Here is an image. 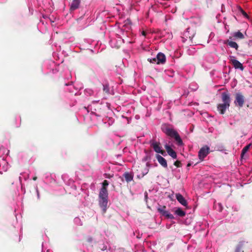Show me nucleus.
I'll use <instances>...</instances> for the list:
<instances>
[{
    "mask_svg": "<svg viewBox=\"0 0 252 252\" xmlns=\"http://www.w3.org/2000/svg\"><path fill=\"white\" fill-rule=\"evenodd\" d=\"M161 129L167 135L171 137L174 138L178 145L181 146L183 144V141L179 135L171 126L167 124H163L161 126Z\"/></svg>",
    "mask_w": 252,
    "mask_h": 252,
    "instance_id": "obj_1",
    "label": "nucleus"
},
{
    "mask_svg": "<svg viewBox=\"0 0 252 252\" xmlns=\"http://www.w3.org/2000/svg\"><path fill=\"white\" fill-rule=\"evenodd\" d=\"M108 193L107 189L104 188L100 189L99 196L98 202L100 207L102 209L103 212L105 213L108 204Z\"/></svg>",
    "mask_w": 252,
    "mask_h": 252,
    "instance_id": "obj_2",
    "label": "nucleus"
},
{
    "mask_svg": "<svg viewBox=\"0 0 252 252\" xmlns=\"http://www.w3.org/2000/svg\"><path fill=\"white\" fill-rule=\"evenodd\" d=\"M229 60L230 62L232 63L233 67L236 69H240L241 71H243L244 69L242 63H241L239 61L237 60L234 56H230L229 57Z\"/></svg>",
    "mask_w": 252,
    "mask_h": 252,
    "instance_id": "obj_3",
    "label": "nucleus"
},
{
    "mask_svg": "<svg viewBox=\"0 0 252 252\" xmlns=\"http://www.w3.org/2000/svg\"><path fill=\"white\" fill-rule=\"evenodd\" d=\"M210 148L208 146H204L202 147L198 152L199 159L203 160L204 158L209 154Z\"/></svg>",
    "mask_w": 252,
    "mask_h": 252,
    "instance_id": "obj_4",
    "label": "nucleus"
},
{
    "mask_svg": "<svg viewBox=\"0 0 252 252\" xmlns=\"http://www.w3.org/2000/svg\"><path fill=\"white\" fill-rule=\"evenodd\" d=\"M194 35L195 32L194 30L190 28H188L187 31L183 34V41L185 42V40H187V38H189L191 40Z\"/></svg>",
    "mask_w": 252,
    "mask_h": 252,
    "instance_id": "obj_5",
    "label": "nucleus"
},
{
    "mask_svg": "<svg viewBox=\"0 0 252 252\" xmlns=\"http://www.w3.org/2000/svg\"><path fill=\"white\" fill-rule=\"evenodd\" d=\"M124 42V39L121 37H118V39H112L110 41V45L112 48H119L122 44Z\"/></svg>",
    "mask_w": 252,
    "mask_h": 252,
    "instance_id": "obj_6",
    "label": "nucleus"
},
{
    "mask_svg": "<svg viewBox=\"0 0 252 252\" xmlns=\"http://www.w3.org/2000/svg\"><path fill=\"white\" fill-rule=\"evenodd\" d=\"M151 145L154 149V151L159 154H161L162 155H164L165 152L161 149V147L160 146L159 142L156 141H152Z\"/></svg>",
    "mask_w": 252,
    "mask_h": 252,
    "instance_id": "obj_7",
    "label": "nucleus"
},
{
    "mask_svg": "<svg viewBox=\"0 0 252 252\" xmlns=\"http://www.w3.org/2000/svg\"><path fill=\"white\" fill-rule=\"evenodd\" d=\"M234 103L236 105L242 107L244 103V96L240 93L236 94Z\"/></svg>",
    "mask_w": 252,
    "mask_h": 252,
    "instance_id": "obj_8",
    "label": "nucleus"
},
{
    "mask_svg": "<svg viewBox=\"0 0 252 252\" xmlns=\"http://www.w3.org/2000/svg\"><path fill=\"white\" fill-rule=\"evenodd\" d=\"M8 169V164L7 162L4 159H2L0 161V173H2V172H5Z\"/></svg>",
    "mask_w": 252,
    "mask_h": 252,
    "instance_id": "obj_9",
    "label": "nucleus"
},
{
    "mask_svg": "<svg viewBox=\"0 0 252 252\" xmlns=\"http://www.w3.org/2000/svg\"><path fill=\"white\" fill-rule=\"evenodd\" d=\"M165 148L168 154L171 156L173 158L176 159L177 158V155L176 152L172 149L170 145L166 144Z\"/></svg>",
    "mask_w": 252,
    "mask_h": 252,
    "instance_id": "obj_10",
    "label": "nucleus"
},
{
    "mask_svg": "<svg viewBox=\"0 0 252 252\" xmlns=\"http://www.w3.org/2000/svg\"><path fill=\"white\" fill-rule=\"evenodd\" d=\"M156 60H158L157 64H163L166 61V57L163 53H159L157 55Z\"/></svg>",
    "mask_w": 252,
    "mask_h": 252,
    "instance_id": "obj_11",
    "label": "nucleus"
},
{
    "mask_svg": "<svg viewBox=\"0 0 252 252\" xmlns=\"http://www.w3.org/2000/svg\"><path fill=\"white\" fill-rule=\"evenodd\" d=\"M176 198L178 201L184 206H187V202L182 195L180 193L176 194Z\"/></svg>",
    "mask_w": 252,
    "mask_h": 252,
    "instance_id": "obj_12",
    "label": "nucleus"
},
{
    "mask_svg": "<svg viewBox=\"0 0 252 252\" xmlns=\"http://www.w3.org/2000/svg\"><path fill=\"white\" fill-rule=\"evenodd\" d=\"M156 158L157 159L159 163L163 167L166 168L167 167V163L166 159L159 155H156Z\"/></svg>",
    "mask_w": 252,
    "mask_h": 252,
    "instance_id": "obj_13",
    "label": "nucleus"
},
{
    "mask_svg": "<svg viewBox=\"0 0 252 252\" xmlns=\"http://www.w3.org/2000/svg\"><path fill=\"white\" fill-rule=\"evenodd\" d=\"M222 100L223 103L225 104H229L230 99L229 95L226 93H223L222 94Z\"/></svg>",
    "mask_w": 252,
    "mask_h": 252,
    "instance_id": "obj_14",
    "label": "nucleus"
},
{
    "mask_svg": "<svg viewBox=\"0 0 252 252\" xmlns=\"http://www.w3.org/2000/svg\"><path fill=\"white\" fill-rule=\"evenodd\" d=\"M229 106V104H225L224 103L219 104L218 106V109L221 114H223L227 108Z\"/></svg>",
    "mask_w": 252,
    "mask_h": 252,
    "instance_id": "obj_15",
    "label": "nucleus"
},
{
    "mask_svg": "<svg viewBox=\"0 0 252 252\" xmlns=\"http://www.w3.org/2000/svg\"><path fill=\"white\" fill-rule=\"evenodd\" d=\"M174 213L177 216L181 217H184L186 215V212L180 208H175L174 209Z\"/></svg>",
    "mask_w": 252,
    "mask_h": 252,
    "instance_id": "obj_16",
    "label": "nucleus"
},
{
    "mask_svg": "<svg viewBox=\"0 0 252 252\" xmlns=\"http://www.w3.org/2000/svg\"><path fill=\"white\" fill-rule=\"evenodd\" d=\"M80 3V0H73L70 5V9L71 10L76 9L77 8H78Z\"/></svg>",
    "mask_w": 252,
    "mask_h": 252,
    "instance_id": "obj_17",
    "label": "nucleus"
},
{
    "mask_svg": "<svg viewBox=\"0 0 252 252\" xmlns=\"http://www.w3.org/2000/svg\"><path fill=\"white\" fill-rule=\"evenodd\" d=\"M232 36L233 37L235 38V39H243V38H244V34L239 31L234 32L232 34Z\"/></svg>",
    "mask_w": 252,
    "mask_h": 252,
    "instance_id": "obj_18",
    "label": "nucleus"
},
{
    "mask_svg": "<svg viewBox=\"0 0 252 252\" xmlns=\"http://www.w3.org/2000/svg\"><path fill=\"white\" fill-rule=\"evenodd\" d=\"M226 43L230 47L235 48L236 50H238L239 46L236 42L228 40Z\"/></svg>",
    "mask_w": 252,
    "mask_h": 252,
    "instance_id": "obj_19",
    "label": "nucleus"
},
{
    "mask_svg": "<svg viewBox=\"0 0 252 252\" xmlns=\"http://www.w3.org/2000/svg\"><path fill=\"white\" fill-rule=\"evenodd\" d=\"M251 146V144H250L247 145L246 146H245L242 149V152H241V158H243V157H244V155L248 151V150H249Z\"/></svg>",
    "mask_w": 252,
    "mask_h": 252,
    "instance_id": "obj_20",
    "label": "nucleus"
},
{
    "mask_svg": "<svg viewBox=\"0 0 252 252\" xmlns=\"http://www.w3.org/2000/svg\"><path fill=\"white\" fill-rule=\"evenodd\" d=\"M214 207L217 211L220 212L222 210V206L220 203L215 202Z\"/></svg>",
    "mask_w": 252,
    "mask_h": 252,
    "instance_id": "obj_21",
    "label": "nucleus"
},
{
    "mask_svg": "<svg viewBox=\"0 0 252 252\" xmlns=\"http://www.w3.org/2000/svg\"><path fill=\"white\" fill-rule=\"evenodd\" d=\"M124 177L127 182L131 181L133 179L132 176L128 173H125L124 174Z\"/></svg>",
    "mask_w": 252,
    "mask_h": 252,
    "instance_id": "obj_22",
    "label": "nucleus"
},
{
    "mask_svg": "<svg viewBox=\"0 0 252 252\" xmlns=\"http://www.w3.org/2000/svg\"><path fill=\"white\" fill-rule=\"evenodd\" d=\"M163 216L166 217L168 219H174V216L172 214H171L170 212H169L168 211H167L164 213Z\"/></svg>",
    "mask_w": 252,
    "mask_h": 252,
    "instance_id": "obj_23",
    "label": "nucleus"
},
{
    "mask_svg": "<svg viewBox=\"0 0 252 252\" xmlns=\"http://www.w3.org/2000/svg\"><path fill=\"white\" fill-rule=\"evenodd\" d=\"M165 206H164L158 208V210L162 215L163 216L164 213L167 211L165 210Z\"/></svg>",
    "mask_w": 252,
    "mask_h": 252,
    "instance_id": "obj_24",
    "label": "nucleus"
},
{
    "mask_svg": "<svg viewBox=\"0 0 252 252\" xmlns=\"http://www.w3.org/2000/svg\"><path fill=\"white\" fill-rule=\"evenodd\" d=\"M242 244H239L236 247L235 252H243L242 251Z\"/></svg>",
    "mask_w": 252,
    "mask_h": 252,
    "instance_id": "obj_25",
    "label": "nucleus"
},
{
    "mask_svg": "<svg viewBox=\"0 0 252 252\" xmlns=\"http://www.w3.org/2000/svg\"><path fill=\"white\" fill-rule=\"evenodd\" d=\"M74 223L78 225H81L82 222L80 218L76 217L74 220Z\"/></svg>",
    "mask_w": 252,
    "mask_h": 252,
    "instance_id": "obj_26",
    "label": "nucleus"
},
{
    "mask_svg": "<svg viewBox=\"0 0 252 252\" xmlns=\"http://www.w3.org/2000/svg\"><path fill=\"white\" fill-rule=\"evenodd\" d=\"M108 182L107 180H104L102 183V187L101 188V189H103V188H104L105 189H107V187L108 186Z\"/></svg>",
    "mask_w": 252,
    "mask_h": 252,
    "instance_id": "obj_27",
    "label": "nucleus"
},
{
    "mask_svg": "<svg viewBox=\"0 0 252 252\" xmlns=\"http://www.w3.org/2000/svg\"><path fill=\"white\" fill-rule=\"evenodd\" d=\"M146 165H147V167L146 168L144 169V171L142 172V175L141 176V177H144L145 175H146L148 172H149V168H148V163H146Z\"/></svg>",
    "mask_w": 252,
    "mask_h": 252,
    "instance_id": "obj_28",
    "label": "nucleus"
},
{
    "mask_svg": "<svg viewBox=\"0 0 252 252\" xmlns=\"http://www.w3.org/2000/svg\"><path fill=\"white\" fill-rule=\"evenodd\" d=\"M189 88L192 91H196L198 87L196 84H192L189 86Z\"/></svg>",
    "mask_w": 252,
    "mask_h": 252,
    "instance_id": "obj_29",
    "label": "nucleus"
},
{
    "mask_svg": "<svg viewBox=\"0 0 252 252\" xmlns=\"http://www.w3.org/2000/svg\"><path fill=\"white\" fill-rule=\"evenodd\" d=\"M148 60L151 63H157V62H158V60H156V58L148 59Z\"/></svg>",
    "mask_w": 252,
    "mask_h": 252,
    "instance_id": "obj_30",
    "label": "nucleus"
},
{
    "mask_svg": "<svg viewBox=\"0 0 252 252\" xmlns=\"http://www.w3.org/2000/svg\"><path fill=\"white\" fill-rule=\"evenodd\" d=\"M103 91L106 93H108L109 91V86L107 85H103Z\"/></svg>",
    "mask_w": 252,
    "mask_h": 252,
    "instance_id": "obj_31",
    "label": "nucleus"
},
{
    "mask_svg": "<svg viewBox=\"0 0 252 252\" xmlns=\"http://www.w3.org/2000/svg\"><path fill=\"white\" fill-rule=\"evenodd\" d=\"M107 249V246L105 245H103L102 248H101V250L102 251H105Z\"/></svg>",
    "mask_w": 252,
    "mask_h": 252,
    "instance_id": "obj_32",
    "label": "nucleus"
},
{
    "mask_svg": "<svg viewBox=\"0 0 252 252\" xmlns=\"http://www.w3.org/2000/svg\"><path fill=\"white\" fill-rule=\"evenodd\" d=\"M144 195H145V199L147 201V198H148V193H147V192H145Z\"/></svg>",
    "mask_w": 252,
    "mask_h": 252,
    "instance_id": "obj_33",
    "label": "nucleus"
},
{
    "mask_svg": "<svg viewBox=\"0 0 252 252\" xmlns=\"http://www.w3.org/2000/svg\"><path fill=\"white\" fill-rule=\"evenodd\" d=\"M242 10V14H243V15L245 17H247L248 16L247 14L245 11H244L243 10Z\"/></svg>",
    "mask_w": 252,
    "mask_h": 252,
    "instance_id": "obj_34",
    "label": "nucleus"
},
{
    "mask_svg": "<svg viewBox=\"0 0 252 252\" xmlns=\"http://www.w3.org/2000/svg\"><path fill=\"white\" fill-rule=\"evenodd\" d=\"M42 252H45V251H44L42 250ZM46 252H52V251H51L50 250H49V249H48V250H47L46 251Z\"/></svg>",
    "mask_w": 252,
    "mask_h": 252,
    "instance_id": "obj_35",
    "label": "nucleus"
},
{
    "mask_svg": "<svg viewBox=\"0 0 252 252\" xmlns=\"http://www.w3.org/2000/svg\"><path fill=\"white\" fill-rule=\"evenodd\" d=\"M142 34L144 36H146V32H145L143 31L142 32Z\"/></svg>",
    "mask_w": 252,
    "mask_h": 252,
    "instance_id": "obj_36",
    "label": "nucleus"
},
{
    "mask_svg": "<svg viewBox=\"0 0 252 252\" xmlns=\"http://www.w3.org/2000/svg\"><path fill=\"white\" fill-rule=\"evenodd\" d=\"M174 164L177 166H178V162L177 161L175 162Z\"/></svg>",
    "mask_w": 252,
    "mask_h": 252,
    "instance_id": "obj_37",
    "label": "nucleus"
},
{
    "mask_svg": "<svg viewBox=\"0 0 252 252\" xmlns=\"http://www.w3.org/2000/svg\"><path fill=\"white\" fill-rule=\"evenodd\" d=\"M36 192H37V193L38 198H39V192H38V191L37 189H36Z\"/></svg>",
    "mask_w": 252,
    "mask_h": 252,
    "instance_id": "obj_38",
    "label": "nucleus"
},
{
    "mask_svg": "<svg viewBox=\"0 0 252 252\" xmlns=\"http://www.w3.org/2000/svg\"><path fill=\"white\" fill-rule=\"evenodd\" d=\"M36 179H37V177H34L33 178V180H34V181H35Z\"/></svg>",
    "mask_w": 252,
    "mask_h": 252,
    "instance_id": "obj_39",
    "label": "nucleus"
},
{
    "mask_svg": "<svg viewBox=\"0 0 252 252\" xmlns=\"http://www.w3.org/2000/svg\"><path fill=\"white\" fill-rule=\"evenodd\" d=\"M88 241H90V242H91V241H92V238H89V239H88Z\"/></svg>",
    "mask_w": 252,
    "mask_h": 252,
    "instance_id": "obj_40",
    "label": "nucleus"
},
{
    "mask_svg": "<svg viewBox=\"0 0 252 252\" xmlns=\"http://www.w3.org/2000/svg\"><path fill=\"white\" fill-rule=\"evenodd\" d=\"M19 180L20 182H21V177H19Z\"/></svg>",
    "mask_w": 252,
    "mask_h": 252,
    "instance_id": "obj_41",
    "label": "nucleus"
}]
</instances>
